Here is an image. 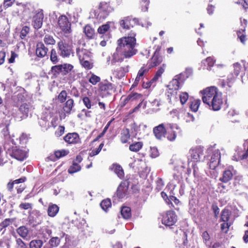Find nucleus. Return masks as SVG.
<instances>
[{
	"instance_id": "nucleus-21",
	"label": "nucleus",
	"mask_w": 248,
	"mask_h": 248,
	"mask_svg": "<svg viewBox=\"0 0 248 248\" xmlns=\"http://www.w3.org/2000/svg\"><path fill=\"white\" fill-rule=\"evenodd\" d=\"M48 49L44 44L42 42H39L37 44L36 49V54L38 57L42 58L45 57L47 52Z\"/></svg>"
},
{
	"instance_id": "nucleus-44",
	"label": "nucleus",
	"mask_w": 248,
	"mask_h": 248,
	"mask_svg": "<svg viewBox=\"0 0 248 248\" xmlns=\"http://www.w3.org/2000/svg\"><path fill=\"white\" fill-rule=\"evenodd\" d=\"M201 104V100L200 99H195L192 101L190 108L194 112H196L198 110L199 107Z\"/></svg>"
},
{
	"instance_id": "nucleus-50",
	"label": "nucleus",
	"mask_w": 248,
	"mask_h": 248,
	"mask_svg": "<svg viewBox=\"0 0 248 248\" xmlns=\"http://www.w3.org/2000/svg\"><path fill=\"white\" fill-rule=\"evenodd\" d=\"M16 248H28L26 244L21 238H16Z\"/></svg>"
},
{
	"instance_id": "nucleus-8",
	"label": "nucleus",
	"mask_w": 248,
	"mask_h": 248,
	"mask_svg": "<svg viewBox=\"0 0 248 248\" xmlns=\"http://www.w3.org/2000/svg\"><path fill=\"white\" fill-rule=\"evenodd\" d=\"M27 151L24 147H13L10 155L11 156L19 161H23L27 157Z\"/></svg>"
},
{
	"instance_id": "nucleus-45",
	"label": "nucleus",
	"mask_w": 248,
	"mask_h": 248,
	"mask_svg": "<svg viewBox=\"0 0 248 248\" xmlns=\"http://www.w3.org/2000/svg\"><path fill=\"white\" fill-rule=\"evenodd\" d=\"M44 41L46 45H53L55 44V40L52 36L46 35L44 38Z\"/></svg>"
},
{
	"instance_id": "nucleus-26",
	"label": "nucleus",
	"mask_w": 248,
	"mask_h": 248,
	"mask_svg": "<svg viewBox=\"0 0 248 248\" xmlns=\"http://www.w3.org/2000/svg\"><path fill=\"white\" fill-rule=\"evenodd\" d=\"M74 102L73 99H68L64 104L63 109L64 112L67 114H70L74 107Z\"/></svg>"
},
{
	"instance_id": "nucleus-43",
	"label": "nucleus",
	"mask_w": 248,
	"mask_h": 248,
	"mask_svg": "<svg viewBox=\"0 0 248 248\" xmlns=\"http://www.w3.org/2000/svg\"><path fill=\"white\" fill-rule=\"evenodd\" d=\"M175 129L177 130L176 129H174L173 130H170V129H169V130H167V139L169 140L170 141H174L176 139V132L174 131Z\"/></svg>"
},
{
	"instance_id": "nucleus-54",
	"label": "nucleus",
	"mask_w": 248,
	"mask_h": 248,
	"mask_svg": "<svg viewBox=\"0 0 248 248\" xmlns=\"http://www.w3.org/2000/svg\"><path fill=\"white\" fill-rule=\"evenodd\" d=\"M62 64L57 65L51 67V71L54 74L62 73Z\"/></svg>"
},
{
	"instance_id": "nucleus-30",
	"label": "nucleus",
	"mask_w": 248,
	"mask_h": 248,
	"mask_svg": "<svg viewBox=\"0 0 248 248\" xmlns=\"http://www.w3.org/2000/svg\"><path fill=\"white\" fill-rule=\"evenodd\" d=\"M111 169L113 170L114 172L117 175V176L122 178L124 176V172L122 168L118 165L113 164L112 166Z\"/></svg>"
},
{
	"instance_id": "nucleus-42",
	"label": "nucleus",
	"mask_w": 248,
	"mask_h": 248,
	"mask_svg": "<svg viewBox=\"0 0 248 248\" xmlns=\"http://www.w3.org/2000/svg\"><path fill=\"white\" fill-rule=\"evenodd\" d=\"M80 169V166L78 164L74 162L73 165L69 168L68 171L69 173L72 174L79 171Z\"/></svg>"
},
{
	"instance_id": "nucleus-58",
	"label": "nucleus",
	"mask_w": 248,
	"mask_h": 248,
	"mask_svg": "<svg viewBox=\"0 0 248 248\" xmlns=\"http://www.w3.org/2000/svg\"><path fill=\"white\" fill-rule=\"evenodd\" d=\"M14 220V219L13 218H6L1 223L0 225L3 228H5L11 224Z\"/></svg>"
},
{
	"instance_id": "nucleus-34",
	"label": "nucleus",
	"mask_w": 248,
	"mask_h": 248,
	"mask_svg": "<svg viewBox=\"0 0 248 248\" xmlns=\"http://www.w3.org/2000/svg\"><path fill=\"white\" fill-rule=\"evenodd\" d=\"M128 71V66L120 67L116 71V76L119 78L124 77L126 73Z\"/></svg>"
},
{
	"instance_id": "nucleus-11",
	"label": "nucleus",
	"mask_w": 248,
	"mask_h": 248,
	"mask_svg": "<svg viewBox=\"0 0 248 248\" xmlns=\"http://www.w3.org/2000/svg\"><path fill=\"white\" fill-rule=\"evenodd\" d=\"M160 48H157L154 52L151 59L148 62V64L149 68L158 65L162 62V57L159 55V51Z\"/></svg>"
},
{
	"instance_id": "nucleus-2",
	"label": "nucleus",
	"mask_w": 248,
	"mask_h": 248,
	"mask_svg": "<svg viewBox=\"0 0 248 248\" xmlns=\"http://www.w3.org/2000/svg\"><path fill=\"white\" fill-rule=\"evenodd\" d=\"M202 100L207 104L210 109L219 110L223 104L222 93L215 86H211L201 91Z\"/></svg>"
},
{
	"instance_id": "nucleus-23",
	"label": "nucleus",
	"mask_w": 248,
	"mask_h": 248,
	"mask_svg": "<svg viewBox=\"0 0 248 248\" xmlns=\"http://www.w3.org/2000/svg\"><path fill=\"white\" fill-rule=\"evenodd\" d=\"M99 98L97 97H92L91 99H90L88 97L85 96L82 99L84 105L88 109L91 108L92 106L96 104Z\"/></svg>"
},
{
	"instance_id": "nucleus-60",
	"label": "nucleus",
	"mask_w": 248,
	"mask_h": 248,
	"mask_svg": "<svg viewBox=\"0 0 248 248\" xmlns=\"http://www.w3.org/2000/svg\"><path fill=\"white\" fill-rule=\"evenodd\" d=\"M158 155H159V153H158L157 149L155 147H151L150 156L152 158H155V157H157L158 156Z\"/></svg>"
},
{
	"instance_id": "nucleus-64",
	"label": "nucleus",
	"mask_w": 248,
	"mask_h": 248,
	"mask_svg": "<svg viewBox=\"0 0 248 248\" xmlns=\"http://www.w3.org/2000/svg\"><path fill=\"white\" fill-rule=\"evenodd\" d=\"M234 72V74L237 76L241 70V65L238 63H235L233 64Z\"/></svg>"
},
{
	"instance_id": "nucleus-3",
	"label": "nucleus",
	"mask_w": 248,
	"mask_h": 248,
	"mask_svg": "<svg viewBox=\"0 0 248 248\" xmlns=\"http://www.w3.org/2000/svg\"><path fill=\"white\" fill-rule=\"evenodd\" d=\"M192 73V69L187 68L184 73H181L175 76L174 78L168 85V96L170 98L177 99V91L179 89L180 85L183 83L186 78H187Z\"/></svg>"
},
{
	"instance_id": "nucleus-48",
	"label": "nucleus",
	"mask_w": 248,
	"mask_h": 248,
	"mask_svg": "<svg viewBox=\"0 0 248 248\" xmlns=\"http://www.w3.org/2000/svg\"><path fill=\"white\" fill-rule=\"evenodd\" d=\"M50 60L53 63H56L58 62L59 59L56 50L54 49H52L50 54Z\"/></svg>"
},
{
	"instance_id": "nucleus-4",
	"label": "nucleus",
	"mask_w": 248,
	"mask_h": 248,
	"mask_svg": "<svg viewBox=\"0 0 248 248\" xmlns=\"http://www.w3.org/2000/svg\"><path fill=\"white\" fill-rule=\"evenodd\" d=\"M113 11V8L110 6L108 3L101 2L100 3L98 9L92 10L90 12V16L92 18H95L101 21L105 19Z\"/></svg>"
},
{
	"instance_id": "nucleus-61",
	"label": "nucleus",
	"mask_w": 248,
	"mask_h": 248,
	"mask_svg": "<svg viewBox=\"0 0 248 248\" xmlns=\"http://www.w3.org/2000/svg\"><path fill=\"white\" fill-rule=\"evenodd\" d=\"M202 237L203 238V239L205 244L207 246L209 245V244L210 243L209 242L210 236H209V234L208 233V232L206 231H205L202 233Z\"/></svg>"
},
{
	"instance_id": "nucleus-7",
	"label": "nucleus",
	"mask_w": 248,
	"mask_h": 248,
	"mask_svg": "<svg viewBox=\"0 0 248 248\" xmlns=\"http://www.w3.org/2000/svg\"><path fill=\"white\" fill-rule=\"evenodd\" d=\"M59 54L62 57H68L72 53L73 46L64 39H62L58 43Z\"/></svg>"
},
{
	"instance_id": "nucleus-15",
	"label": "nucleus",
	"mask_w": 248,
	"mask_h": 248,
	"mask_svg": "<svg viewBox=\"0 0 248 248\" xmlns=\"http://www.w3.org/2000/svg\"><path fill=\"white\" fill-rule=\"evenodd\" d=\"M76 54L79 62L85 59H91V58L90 52L82 47H78L76 49Z\"/></svg>"
},
{
	"instance_id": "nucleus-53",
	"label": "nucleus",
	"mask_w": 248,
	"mask_h": 248,
	"mask_svg": "<svg viewBox=\"0 0 248 248\" xmlns=\"http://www.w3.org/2000/svg\"><path fill=\"white\" fill-rule=\"evenodd\" d=\"M182 104H184L188 99V94L186 92L181 93L179 95Z\"/></svg>"
},
{
	"instance_id": "nucleus-18",
	"label": "nucleus",
	"mask_w": 248,
	"mask_h": 248,
	"mask_svg": "<svg viewBox=\"0 0 248 248\" xmlns=\"http://www.w3.org/2000/svg\"><path fill=\"white\" fill-rule=\"evenodd\" d=\"M62 73L63 75H66L70 72L69 78L72 80H75L76 78L75 76L74 71L73 70V66L70 64L64 63L62 64Z\"/></svg>"
},
{
	"instance_id": "nucleus-33",
	"label": "nucleus",
	"mask_w": 248,
	"mask_h": 248,
	"mask_svg": "<svg viewBox=\"0 0 248 248\" xmlns=\"http://www.w3.org/2000/svg\"><path fill=\"white\" fill-rule=\"evenodd\" d=\"M43 242L41 240L35 239L31 240L29 244L30 248H41Z\"/></svg>"
},
{
	"instance_id": "nucleus-47",
	"label": "nucleus",
	"mask_w": 248,
	"mask_h": 248,
	"mask_svg": "<svg viewBox=\"0 0 248 248\" xmlns=\"http://www.w3.org/2000/svg\"><path fill=\"white\" fill-rule=\"evenodd\" d=\"M148 70L145 69L143 67H141L138 72L137 76L136 78L135 82H138L141 79L144 73L147 72Z\"/></svg>"
},
{
	"instance_id": "nucleus-35",
	"label": "nucleus",
	"mask_w": 248,
	"mask_h": 248,
	"mask_svg": "<svg viewBox=\"0 0 248 248\" xmlns=\"http://www.w3.org/2000/svg\"><path fill=\"white\" fill-rule=\"evenodd\" d=\"M121 215L124 219H128L131 216V209L128 207H124L121 209Z\"/></svg>"
},
{
	"instance_id": "nucleus-32",
	"label": "nucleus",
	"mask_w": 248,
	"mask_h": 248,
	"mask_svg": "<svg viewBox=\"0 0 248 248\" xmlns=\"http://www.w3.org/2000/svg\"><path fill=\"white\" fill-rule=\"evenodd\" d=\"M121 140L122 143H126L130 138L129 131L128 129H124L121 134Z\"/></svg>"
},
{
	"instance_id": "nucleus-57",
	"label": "nucleus",
	"mask_w": 248,
	"mask_h": 248,
	"mask_svg": "<svg viewBox=\"0 0 248 248\" xmlns=\"http://www.w3.org/2000/svg\"><path fill=\"white\" fill-rule=\"evenodd\" d=\"M231 225V223L230 222H224V223L221 224V230L225 233H227Z\"/></svg>"
},
{
	"instance_id": "nucleus-13",
	"label": "nucleus",
	"mask_w": 248,
	"mask_h": 248,
	"mask_svg": "<svg viewBox=\"0 0 248 248\" xmlns=\"http://www.w3.org/2000/svg\"><path fill=\"white\" fill-rule=\"evenodd\" d=\"M220 159V153L218 150L213 151L209 163L211 169H215L219 164Z\"/></svg>"
},
{
	"instance_id": "nucleus-55",
	"label": "nucleus",
	"mask_w": 248,
	"mask_h": 248,
	"mask_svg": "<svg viewBox=\"0 0 248 248\" xmlns=\"http://www.w3.org/2000/svg\"><path fill=\"white\" fill-rule=\"evenodd\" d=\"M68 153H69V152L66 150H59V151H57L55 152V155L57 158H59L61 157H62V156H64L67 155L68 154Z\"/></svg>"
},
{
	"instance_id": "nucleus-38",
	"label": "nucleus",
	"mask_w": 248,
	"mask_h": 248,
	"mask_svg": "<svg viewBox=\"0 0 248 248\" xmlns=\"http://www.w3.org/2000/svg\"><path fill=\"white\" fill-rule=\"evenodd\" d=\"M84 31L86 36L89 38H92L94 34V30L89 25L84 27Z\"/></svg>"
},
{
	"instance_id": "nucleus-63",
	"label": "nucleus",
	"mask_w": 248,
	"mask_h": 248,
	"mask_svg": "<svg viewBox=\"0 0 248 248\" xmlns=\"http://www.w3.org/2000/svg\"><path fill=\"white\" fill-rule=\"evenodd\" d=\"M16 0H4L3 1V7L4 8H7L11 6Z\"/></svg>"
},
{
	"instance_id": "nucleus-56",
	"label": "nucleus",
	"mask_w": 248,
	"mask_h": 248,
	"mask_svg": "<svg viewBox=\"0 0 248 248\" xmlns=\"http://www.w3.org/2000/svg\"><path fill=\"white\" fill-rule=\"evenodd\" d=\"M109 28V26L108 24L103 25L99 27L98 29V32L100 34H103L107 32Z\"/></svg>"
},
{
	"instance_id": "nucleus-41",
	"label": "nucleus",
	"mask_w": 248,
	"mask_h": 248,
	"mask_svg": "<svg viewBox=\"0 0 248 248\" xmlns=\"http://www.w3.org/2000/svg\"><path fill=\"white\" fill-rule=\"evenodd\" d=\"M60 238L58 237H53L49 240V244L51 248L57 247L60 243Z\"/></svg>"
},
{
	"instance_id": "nucleus-1",
	"label": "nucleus",
	"mask_w": 248,
	"mask_h": 248,
	"mask_svg": "<svg viewBox=\"0 0 248 248\" xmlns=\"http://www.w3.org/2000/svg\"><path fill=\"white\" fill-rule=\"evenodd\" d=\"M136 35L135 31H132L127 36L123 37L117 41L118 46L112 55L111 64L122 62L124 58H130L136 54L138 50L135 48Z\"/></svg>"
},
{
	"instance_id": "nucleus-46",
	"label": "nucleus",
	"mask_w": 248,
	"mask_h": 248,
	"mask_svg": "<svg viewBox=\"0 0 248 248\" xmlns=\"http://www.w3.org/2000/svg\"><path fill=\"white\" fill-rule=\"evenodd\" d=\"M100 78L96 75L91 74V76L89 79V81L93 85H96L98 82H100Z\"/></svg>"
},
{
	"instance_id": "nucleus-29",
	"label": "nucleus",
	"mask_w": 248,
	"mask_h": 248,
	"mask_svg": "<svg viewBox=\"0 0 248 248\" xmlns=\"http://www.w3.org/2000/svg\"><path fill=\"white\" fill-rule=\"evenodd\" d=\"M215 62V61L213 59V58L211 57H209L205 60L202 61L201 62V66H202V65H204L203 68L204 69L206 66L205 64L207 63V69L208 70H211V68L213 66Z\"/></svg>"
},
{
	"instance_id": "nucleus-31",
	"label": "nucleus",
	"mask_w": 248,
	"mask_h": 248,
	"mask_svg": "<svg viewBox=\"0 0 248 248\" xmlns=\"http://www.w3.org/2000/svg\"><path fill=\"white\" fill-rule=\"evenodd\" d=\"M40 232L42 237L46 239H47L52 234V231L47 226L42 227Z\"/></svg>"
},
{
	"instance_id": "nucleus-20",
	"label": "nucleus",
	"mask_w": 248,
	"mask_h": 248,
	"mask_svg": "<svg viewBox=\"0 0 248 248\" xmlns=\"http://www.w3.org/2000/svg\"><path fill=\"white\" fill-rule=\"evenodd\" d=\"M128 190V186L124 183H121L116 192V195L119 199L124 198L126 195Z\"/></svg>"
},
{
	"instance_id": "nucleus-9",
	"label": "nucleus",
	"mask_w": 248,
	"mask_h": 248,
	"mask_svg": "<svg viewBox=\"0 0 248 248\" xmlns=\"http://www.w3.org/2000/svg\"><path fill=\"white\" fill-rule=\"evenodd\" d=\"M139 20L136 18H132L130 16L125 17L120 21L121 27L126 30H129L136 25L138 24Z\"/></svg>"
},
{
	"instance_id": "nucleus-16",
	"label": "nucleus",
	"mask_w": 248,
	"mask_h": 248,
	"mask_svg": "<svg viewBox=\"0 0 248 248\" xmlns=\"http://www.w3.org/2000/svg\"><path fill=\"white\" fill-rule=\"evenodd\" d=\"M10 123V117L8 116H5L2 120L1 124L4 126L2 130V133L6 139H8L10 137L8 129V126Z\"/></svg>"
},
{
	"instance_id": "nucleus-24",
	"label": "nucleus",
	"mask_w": 248,
	"mask_h": 248,
	"mask_svg": "<svg viewBox=\"0 0 248 248\" xmlns=\"http://www.w3.org/2000/svg\"><path fill=\"white\" fill-rule=\"evenodd\" d=\"M26 180V178L25 177H22L20 178L19 179L12 181V182L15 184V188L16 189L17 193H21L22 191L25 189V186L24 185H20V186H17V185L24 183Z\"/></svg>"
},
{
	"instance_id": "nucleus-14",
	"label": "nucleus",
	"mask_w": 248,
	"mask_h": 248,
	"mask_svg": "<svg viewBox=\"0 0 248 248\" xmlns=\"http://www.w3.org/2000/svg\"><path fill=\"white\" fill-rule=\"evenodd\" d=\"M203 148L201 146H197L190 150V156L194 161H198L203 155Z\"/></svg>"
},
{
	"instance_id": "nucleus-5",
	"label": "nucleus",
	"mask_w": 248,
	"mask_h": 248,
	"mask_svg": "<svg viewBox=\"0 0 248 248\" xmlns=\"http://www.w3.org/2000/svg\"><path fill=\"white\" fill-rule=\"evenodd\" d=\"M169 129L170 130L176 129L178 131V132H181V131L180 127L177 124L166 123L161 124L155 127L153 129V133L157 139H161L162 137L165 136L167 130H169Z\"/></svg>"
},
{
	"instance_id": "nucleus-36",
	"label": "nucleus",
	"mask_w": 248,
	"mask_h": 248,
	"mask_svg": "<svg viewBox=\"0 0 248 248\" xmlns=\"http://www.w3.org/2000/svg\"><path fill=\"white\" fill-rule=\"evenodd\" d=\"M142 142H136L131 144L129 148L131 151L137 152L142 147Z\"/></svg>"
},
{
	"instance_id": "nucleus-49",
	"label": "nucleus",
	"mask_w": 248,
	"mask_h": 248,
	"mask_svg": "<svg viewBox=\"0 0 248 248\" xmlns=\"http://www.w3.org/2000/svg\"><path fill=\"white\" fill-rule=\"evenodd\" d=\"M67 97V93L65 90H62L58 95V99L61 103L64 102Z\"/></svg>"
},
{
	"instance_id": "nucleus-59",
	"label": "nucleus",
	"mask_w": 248,
	"mask_h": 248,
	"mask_svg": "<svg viewBox=\"0 0 248 248\" xmlns=\"http://www.w3.org/2000/svg\"><path fill=\"white\" fill-rule=\"evenodd\" d=\"M30 31L29 27L27 26H24L23 27L21 32H20V37L23 39H24L28 34Z\"/></svg>"
},
{
	"instance_id": "nucleus-51",
	"label": "nucleus",
	"mask_w": 248,
	"mask_h": 248,
	"mask_svg": "<svg viewBox=\"0 0 248 248\" xmlns=\"http://www.w3.org/2000/svg\"><path fill=\"white\" fill-rule=\"evenodd\" d=\"M19 208L21 210H31L32 204L29 202H22L19 204Z\"/></svg>"
},
{
	"instance_id": "nucleus-27",
	"label": "nucleus",
	"mask_w": 248,
	"mask_h": 248,
	"mask_svg": "<svg viewBox=\"0 0 248 248\" xmlns=\"http://www.w3.org/2000/svg\"><path fill=\"white\" fill-rule=\"evenodd\" d=\"M233 173L230 170H227L223 171L222 176L220 177L219 180L223 183H227L232 178Z\"/></svg>"
},
{
	"instance_id": "nucleus-28",
	"label": "nucleus",
	"mask_w": 248,
	"mask_h": 248,
	"mask_svg": "<svg viewBox=\"0 0 248 248\" xmlns=\"http://www.w3.org/2000/svg\"><path fill=\"white\" fill-rule=\"evenodd\" d=\"M16 232L18 235L23 239L26 238L29 234V230L25 226H22L18 227L16 229Z\"/></svg>"
},
{
	"instance_id": "nucleus-39",
	"label": "nucleus",
	"mask_w": 248,
	"mask_h": 248,
	"mask_svg": "<svg viewBox=\"0 0 248 248\" xmlns=\"http://www.w3.org/2000/svg\"><path fill=\"white\" fill-rule=\"evenodd\" d=\"M100 206L103 210L107 212L111 206V201L108 199L104 200L100 203Z\"/></svg>"
},
{
	"instance_id": "nucleus-25",
	"label": "nucleus",
	"mask_w": 248,
	"mask_h": 248,
	"mask_svg": "<svg viewBox=\"0 0 248 248\" xmlns=\"http://www.w3.org/2000/svg\"><path fill=\"white\" fill-rule=\"evenodd\" d=\"M59 211V207L55 204L50 203L47 209V214L50 217H54Z\"/></svg>"
},
{
	"instance_id": "nucleus-62",
	"label": "nucleus",
	"mask_w": 248,
	"mask_h": 248,
	"mask_svg": "<svg viewBox=\"0 0 248 248\" xmlns=\"http://www.w3.org/2000/svg\"><path fill=\"white\" fill-rule=\"evenodd\" d=\"M64 129L63 126H59L55 133L56 136L58 137L61 136L64 133Z\"/></svg>"
},
{
	"instance_id": "nucleus-40",
	"label": "nucleus",
	"mask_w": 248,
	"mask_h": 248,
	"mask_svg": "<svg viewBox=\"0 0 248 248\" xmlns=\"http://www.w3.org/2000/svg\"><path fill=\"white\" fill-rule=\"evenodd\" d=\"M91 59H85L80 61V63L82 67L87 70L91 69L93 67V64L90 62Z\"/></svg>"
},
{
	"instance_id": "nucleus-10",
	"label": "nucleus",
	"mask_w": 248,
	"mask_h": 248,
	"mask_svg": "<svg viewBox=\"0 0 248 248\" xmlns=\"http://www.w3.org/2000/svg\"><path fill=\"white\" fill-rule=\"evenodd\" d=\"M177 220V216L173 211L167 212L163 217L162 223L165 226H170L174 224Z\"/></svg>"
},
{
	"instance_id": "nucleus-22",
	"label": "nucleus",
	"mask_w": 248,
	"mask_h": 248,
	"mask_svg": "<svg viewBox=\"0 0 248 248\" xmlns=\"http://www.w3.org/2000/svg\"><path fill=\"white\" fill-rule=\"evenodd\" d=\"M31 106L30 104H22L19 107V110L22 114V116H20V120L26 118L28 116L29 112L31 111Z\"/></svg>"
},
{
	"instance_id": "nucleus-52",
	"label": "nucleus",
	"mask_w": 248,
	"mask_h": 248,
	"mask_svg": "<svg viewBox=\"0 0 248 248\" xmlns=\"http://www.w3.org/2000/svg\"><path fill=\"white\" fill-rule=\"evenodd\" d=\"M141 98V95L136 93H132L128 95V99H130V101L139 99Z\"/></svg>"
},
{
	"instance_id": "nucleus-19",
	"label": "nucleus",
	"mask_w": 248,
	"mask_h": 248,
	"mask_svg": "<svg viewBox=\"0 0 248 248\" xmlns=\"http://www.w3.org/2000/svg\"><path fill=\"white\" fill-rule=\"evenodd\" d=\"M64 140L69 144H76L80 142L79 135L77 133L67 134L64 137Z\"/></svg>"
},
{
	"instance_id": "nucleus-12",
	"label": "nucleus",
	"mask_w": 248,
	"mask_h": 248,
	"mask_svg": "<svg viewBox=\"0 0 248 248\" xmlns=\"http://www.w3.org/2000/svg\"><path fill=\"white\" fill-rule=\"evenodd\" d=\"M44 19V14L42 12L36 13L32 17L31 25L35 29L38 30L41 28Z\"/></svg>"
},
{
	"instance_id": "nucleus-37",
	"label": "nucleus",
	"mask_w": 248,
	"mask_h": 248,
	"mask_svg": "<svg viewBox=\"0 0 248 248\" xmlns=\"http://www.w3.org/2000/svg\"><path fill=\"white\" fill-rule=\"evenodd\" d=\"M230 217V213L228 209H223L221 214L220 220L222 222H228Z\"/></svg>"
},
{
	"instance_id": "nucleus-17",
	"label": "nucleus",
	"mask_w": 248,
	"mask_h": 248,
	"mask_svg": "<svg viewBox=\"0 0 248 248\" xmlns=\"http://www.w3.org/2000/svg\"><path fill=\"white\" fill-rule=\"evenodd\" d=\"M99 89L108 94H111L113 92V86L112 83L108 81L101 82L99 85Z\"/></svg>"
},
{
	"instance_id": "nucleus-6",
	"label": "nucleus",
	"mask_w": 248,
	"mask_h": 248,
	"mask_svg": "<svg viewBox=\"0 0 248 248\" xmlns=\"http://www.w3.org/2000/svg\"><path fill=\"white\" fill-rule=\"evenodd\" d=\"M71 24L67 17L65 15H61L58 19L57 28L61 30L62 33L68 37V34L71 32Z\"/></svg>"
}]
</instances>
